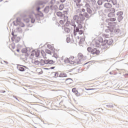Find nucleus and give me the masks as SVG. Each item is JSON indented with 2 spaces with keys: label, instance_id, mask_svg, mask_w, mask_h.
<instances>
[{
  "label": "nucleus",
  "instance_id": "nucleus-9",
  "mask_svg": "<svg viewBox=\"0 0 128 128\" xmlns=\"http://www.w3.org/2000/svg\"><path fill=\"white\" fill-rule=\"evenodd\" d=\"M74 2H75L76 6H82V5L80 4V0H74Z\"/></svg>",
  "mask_w": 128,
  "mask_h": 128
},
{
  "label": "nucleus",
  "instance_id": "nucleus-14",
  "mask_svg": "<svg viewBox=\"0 0 128 128\" xmlns=\"http://www.w3.org/2000/svg\"><path fill=\"white\" fill-rule=\"evenodd\" d=\"M18 70H20V72H24V68L20 65H18Z\"/></svg>",
  "mask_w": 128,
  "mask_h": 128
},
{
  "label": "nucleus",
  "instance_id": "nucleus-10",
  "mask_svg": "<svg viewBox=\"0 0 128 128\" xmlns=\"http://www.w3.org/2000/svg\"><path fill=\"white\" fill-rule=\"evenodd\" d=\"M112 42H114V40L112 38H110L108 40H107V44L108 46H110V44H112Z\"/></svg>",
  "mask_w": 128,
  "mask_h": 128
},
{
  "label": "nucleus",
  "instance_id": "nucleus-36",
  "mask_svg": "<svg viewBox=\"0 0 128 128\" xmlns=\"http://www.w3.org/2000/svg\"><path fill=\"white\" fill-rule=\"evenodd\" d=\"M34 64H36V66H38V64H40V61L38 60H36L34 62Z\"/></svg>",
  "mask_w": 128,
  "mask_h": 128
},
{
  "label": "nucleus",
  "instance_id": "nucleus-35",
  "mask_svg": "<svg viewBox=\"0 0 128 128\" xmlns=\"http://www.w3.org/2000/svg\"><path fill=\"white\" fill-rule=\"evenodd\" d=\"M41 54H42V56H46V52H44V51L42 50Z\"/></svg>",
  "mask_w": 128,
  "mask_h": 128
},
{
  "label": "nucleus",
  "instance_id": "nucleus-1",
  "mask_svg": "<svg viewBox=\"0 0 128 128\" xmlns=\"http://www.w3.org/2000/svg\"><path fill=\"white\" fill-rule=\"evenodd\" d=\"M84 60V54L79 53L76 57L70 56L69 58H66L64 62L66 64H80Z\"/></svg>",
  "mask_w": 128,
  "mask_h": 128
},
{
  "label": "nucleus",
  "instance_id": "nucleus-27",
  "mask_svg": "<svg viewBox=\"0 0 128 128\" xmlns=\"http://www.w3.org/2000/svg\"><path fill=\"white\" fill-rule=\"evenodd\" d=\"M73 18L74 20H78V16L77 15H75L74 16Z\"/></svg>",
  "mask_w": 128,
  "mask_h": 128
},
{
  "label": "nucleus",
  "instance_id": "nucleus-18",
  "mask_svg": "<svg viewBox=\"0 0 128 128\" xmlns=\"http://www.w3.org/2000/svg\"><path fill=\"white\" fill-rule=\"evenodd\" d=\"M30 18H31V22H32V24H34V22L36 21V20L34 19V16H32L30 15Z\"/></svg>",
  "mask_w": 128,
  "mask_h": 128
},
{
  "label": "nucleus",
  "instance_id": "nucleus-7",
  "mask_svg": "<svg viewBox=\"0 0 128 128\" xmlns=\"http://www.w3.org/2000/svg\"><path fill=\"white\" fill-rule=\"evenodd\" d=\"M106 44H108V40H104L102 42V46H104V48H108V46H106Z\"/></svg>",
  "mask_w": 128,
  "mask_h": 128
},
{
  "label": "nucleus",
  "instance_id": "nucleus-31",
  "mask_svg": "<svg viewBox=\"0 0 128 128\" xmlns=\"http://www.w3.org/2000/svg\"><path fill=\"white\" fill-rule=\"evenodd\" d=\"M98 40L100 42H102V40H103V39H102V37H99L98 38Z\"/></svg>",
  "mask_w": 128,
  "mask_h": 128
},
{
  "label": "nucleus",
  "instance_id": "nucleus-41",
  "mask_svg": "<svg viewBox=\"0 0 128 128\" xmlns=\"http://www.w3.org/2000/svg\"><path fill=\"white\" fill-rule=\"evenodd\" d=\"M48 64V60H44V64Z\"/></svg>",
  "mask_w": 128,
  "mask_h": 128
},
{
  "label": "nucleus",
  "instance_id": "nucleus-4",
  "mask_svg": "<svg viewBox=\"0 0 128 128\" xmlns=\"http://www.w3.org/2000/svg\"><path fill=\"white\" fill-rule=\"evenodd\" d=\"M64 14H62V13L60 12H56V16H60V17H62V16H64V14H68V12L67 11H64Z\"/></svg>",
  "mask_w": 128,
  "mask_h": 128
},
{
  "label": "nucleus",
  "instance_id": "nucleus-2",
  "mask_svg": "<svg viewBox=\"0 0 128 128\" xmlns=\"http://www.w3.org/2000/svg\"><path fill=\"white\" fill-rule=\"evenodd\" d=\"M88 52H90L93 56H99L100 54V51L98 50L96 48H92V47H88L87 48Z\"/></svg>",
  "mask_w": 128,
  "mask_h": 128
},
{
  "label": "nucleus",
  "instance_id": "nucleus-12",
  "mask_svg": "<svg viewBox=\"0 0 128 128\" xmlns=\"http://www.w3.org/2000/svg\"><path fill=\"white\" fill-rule=\"evenodd\" d=\"M80 28L79 29L78 28V32L80 34H84V30H82V26L80 24Z\"/></svg>",
  "mask_w": 128,
  "mask_h": 128
},
{
  "label": "nucleus",
  "instance_id": "nucleus-39",
  "mask_svg": "<svg viewBox=\"0 0 128 128\" xmlns=\"http://www.w3.org/2000/svg\"><path fill=\"white\" fill-rule=\"evenodd\" d=\"M84 39H80L79 42L80 44H82L84 42Z\"/></svg>",
  "mask_w": 128,
  "mask_h": 128
},
{
  "label": "nucleus",
  "instance_id": "nucleus-3",
  "mask_svg": "<svg viewBox=\"0 0 128 128\" xmlns=\"http://www.w3.org/2000/svg\"><path fill=\"white\" fill-rule=\"evenodd\" d=\"M16 22L20 26H21V28H24V24L22 22V19L20 18H18L16 20Z\"/></svg>",
  "mask_w": 128,
  "mask_h": 128
},
{
  "label": "nucleus",
  "instance_id": "nucleus-25",
  "mask_svg": "<svg viewBox=\"0 0 128 128\" xmlns=\"http://www.w3.org/2000/svg\"><path fill=\"white\" fill-rule=\"evenodd\" d=\"M46 52L48 54H52V52H50V50L48 49H46Z\"/></svg>",
  "mask_w": 128,
  "mask_h": 128
},
{
  "label": "nucleus",
  "instance_id": "nucleus-21",
  "mask_svg": "<svg viewBox=\"0 0 128 128\" xmlns=\"http://www.w3.org/2000/svg\"><path fill=\"white\" fill-rule=\"evenodd\" d=\"M108 18H112V16H114V14L112 12H110L108 14Z\"/></svg>",
  "mask_w": 128,
  "mask_h": 128
},
{
  "label": "nucleus",
  "instance_id": "nucleus-49",
  "mask_svg": "<svg viewBox=\"0 0 128 128\" xmlns=\"http://www.w3.org/2000/svg\"><path fill=\"white\" fill-rule=\"evenodd\" d=\"M124 76H128V74H124Z\"/></svg>",
  "mask_w": 128,
  "mask_h": 128
},
{
  "label": "nucleus",
  "instance_id": "nucleus-11",
  "mask_svg": "<svg viewBox=\"0 0 128 128\" xmlns=\"http://www.w3.org/2000/svg\"><path fill=\"white\" fill-rule=\"evenodd\" d=\"M104 8H112V4L110 3H105L104 4Z\"/></svg>",
  "mask_w": 128,
  "mask_h": 128
},
{
  "label": "nucleus",
  "instance_id": "nucleus-46",
  "mask_svg": "<svg viewBox=\"0 0 128 128\" xmlns=\"http://www.w3.org/2000/svg\"><path fill=\"white\" fill-rule=\"evenodd\" d=\"M16 52H20V50L19 49H17L16 50Z\"/></svg>",
  "mask_w": 128,
  "mask_h": 128
},
{
  "label": "nucleus",
  "instance_id": "nucleus-40",
  "mask_svg": "<svg viewBox=\"0 0 128 128\" xmlns=\"http://www.w3.org/2000/svg\"><path fill=\"white\" fill-rule=\"evenodd\" d=\"M66 42H70V38H67Z\"/></svg>",
  "mask_w": 128,
  "mask_h": 128
},
{
  "label": "nucleus",
  "instance_id": "nucleus-26",
  "mask_svg": "<svg viewBox=\"0 0 128 128\" xmlns=\"http://www.w3.org/2000/svg\"><path fill=\"white\" fill-rule=\"evenodd\" d=\"M98 4L99 6H102V0H98Z\"/></svg>",
  "mask_w": 128,
  "mask_h": 128
},
{
  "label": "nucleus",
  "instance_id": "nucleus-22",
  "mask_svg": "<svg viewBox=\"0 0 128 128\" xmlns=\"http://www.w3.org/2000/svg\"><path fill=\"white\" fill-rule=\"evenodd\" d=\"M64 4H61L60 6H59V10H64Z\"/></svg>",
  "mask_w": 128,
  "mask_h": 128
},
{
  "label": "nucleus",
  "instance_id": "nucleus-44",
  "mask_svg": "<svg viewBox=\"0 0 128 128\" xmlns=\"http://www.w3.org/2000/svg\"><path fill=\"white\" fill-rule=\"evenodd\" d=\"M12 36H14V31L12 32Z\"/></svg>",
  "mask_w": 128,
  "mask_h": 128
},
{
  "label": "nucleus",
  "instance_id": "nucleus-50",
  "mask_svg": "<svg viewBox=\"0 0 128 128\" xmlns=\"http://www.w3.org/2000/svg\"><path fill=\"white\" fill-rule=\"evenodd\" d=\"M40 4H40H40H38L39 6H40Z\"/></svg>",
  "mask_w": 128,
  "mask_h": 128
},
{
  "label": "nucleus",
  "instance_id": "nucleus-48",
  "mask_svg": "<svg viewBox=\"0 0 128 128\" xmlns=\"http://www.w3.org/2000/svg\"><path fill=\"white\" fill-rule=\"evenodd\" d=\"M86 90H93V89H92V88L91 89H86Z\"/></svg>",
  "mask_w": 128,
  "mask_h": 128
},
{
  "label": "nucleus",
  "instance_id": "nucleus-32",
  "mask_svg": "<svg viewBox=\"0 0 128 128\" xmlns=\"http://www.w3.org/2000/svg\"><path fill=\"white\" fill-rule=\"evenodd\" d=\"M40 65L41 66H44V60H40Z\"/></svg>",
  "mask_w": 128,
  "mask_h": 128
},
{
  "label": "nucleus",
  "instance_id": "nucleus-33",
  "mask_svg": "<svg viewBox=\"0 0 128 128\" xmlns=\"http://www.w3.org/2000/svg\"><path fill=\"white\" fill-rule=\"evenodd\" d=\"M112 2L114 6H116V0H112Z\"/></svg>",
  "mask_w": 128,
  "mask_h": 128
},
{
  "label": "nucleus",
  "instance_id": "nucleus-6",
  "mask_svg": "<svg viewBox=\"0 0 128 128\" xmlns=\"http://www.w3.org/2000/svg\"><path fill=\"white\" fill-rule=\"evenodd\" d=\"M86 6H87L86 8V12H88V14H92V9H90V4H86Z\"/></svg>",
  "mask_w": 128,
  "mask_h": 128
},
{
  "label": "nucleus",
  "instance_id": "nucleus-17",
  "mask_svg": "<svg viewBox=\"0 0 128 128\" xmlns=\"http://www.w3.org/2000/svg\"><path fill=\"white\" fill-rule=\"evenodd\" d=\"M22 20L25 22H30V20L28 18H26V17H23Z\"/></svg>",
  "mask_w": 128,
  "mask_h": 128
},
{
  "label": "nucleus",
  "instance_id": "nucleus-13",
  "mask_svg": "<svg viewBox=\"0 0 128 128\" xmlns=\"http://www.w3.org/2000/svg\"><path fill=\"white\" fill-rule=\"evenodd\" d=\"M66 82L67 84H70L72 82V79L68 78L66 80Z\"/></svg>",
  "mask_w": 128,
  "mask_h": 128
},
{
  "label": "nucleus",
  "instance_id": "nucleus-43",
  "mask_svg": "<svg viewBox=\"0 0 128 128\" xmlns=\"http://www.w3.org/2000/svg\"><path fill=\"white\" fill-rule=\"evenodd\" d=\"M60 2H66V0H60Z\"/></svg>",
  "mask_w": 128,
  "mask_h": 128
},
{
  "label": "nucleus",
  "instance_id": "nucleus-8",
  "mask_svg": "<svg viewBox=\"0 0 128 128\" xmlns=\"http://www.w3.org/2000/svg\"><path fill=\"white\" fill-rule=\"evenodd\" d=\"M32 56H36V58L40 56V51H36V50H33L32 51V53L31 54Z\"/></svg>",
  "mask_w": 128,
  "mask_h": 128
},
{
  "label": "nucleus",
  "instance_id": "nucleus-38",
  "mask_svg": "<svg viewBox=\"0 0 128 128\" xmlns=\"http://www.w3.org/2000/svg\"><path fill=\"white\" fill-rule=\"evenodd\" d=\"M84 16H86V18H88V14L86 12H84Z\"/></svg>",
  "mask_w": 128,
  "mask_h": 128
},
{
  "label": "nucleus",
  "instance_id": "nucleus-37",
  "mask_svg": "<svg viewBox=\"0 0 128 128\" xmlns=\"http://www.w3.org/2000/svg\"><path fill=\"white\" fill-rule=\"evenodd\" d=\"M60 24H64V20H60Z\"/></svg>",
  "mask_w": 128,
  "mask_h": 128
},
{
  "label": "nucleus",
  "instance_id": "nucleus-15",
  "mask_svg": "<svg viewBox=\"0 0 128 128\" xmlns=\"http://www.w3.org/2000/svg\"><path fill=\"white\" fill-rule=\"evenodd\" d=\"M60 78H66V76H67V75H66V74L62 72L60 74Z\"/></svg>",
  "mask_w": 128,
  "mask_h": 128
},
{
  "label": "nucleus",
  "instance_id": "nucleus-28",
  "mask_svg": "<svg viewBox=\"0 0 128 128\" xmlns=\"http://www.w3.org/2000/svg\"><path fill=\"white\" fill-rule=\"evenodd\" d=\"M116 18H110L108 19V20H110V22H116Z\"/></svg>",
  "mask_w": 128,
  "mask_h": 128
},
{
  "label": "nucleus",
  "instance_id": "nucleus-19",
  "mask_svg": "<svg viewBox=\"0 0 128 128\" xmlns=\"http://www.w3.org/2000/svg\"><path fill=\"white\" fill-rule=\"evenodd\" d=\"M44 10L45 12H50V6H46Z\"/></svg>",
  "mask_w": 128,
  "mask_h": 128
},
{
  "label": "nucleus",
  "instance_id": "nucleus-23",
  "mask_svg": "<svg viewBox=\"0 0 128 128\" xmlns=\"http://www.w3.org/2000/svg\"><path fill=\"white\" fill-rule=\"evenodd\" d=\"M64 31L66 32H70V30L68 28H64Z\"/></svg>",
  "mask_w": 128,
  "mask_h": 128
},
{
  "label": "nucleus",
  "instance_id": "nucleus-47",
  "mask_svg": "<svg viewBox=\"0 0 128 128\" xmlns=\"http://www.w3.org/2000/svg\"><path fill=\"white\" fill-rule=\"evenodd\" d=\"M40 10V8H37V10L38 12V10Z\"/></svg>",
  "mask_w": 128,
  "mask_h": 128
},
{
  "label": "nucleus",
  "instance_id": "nucleus-16",
  "mask_svg": "<svg viewBox=\"0 0 128 128\" xmlns=\"http://www.w3.org/2000/svg\"><path fill=\"white\" fill-rule=\"evenodd\" d=\"M78 32V27H76V30H74V36H76V32Z\"/></svg>",
  "mask_w": 128,
  "mask_h": 128
},
{
  "label": "nucleus",
  "instance_id": "nucleus-20",
  "mask_svg": "<svg viewBox=\"0 0 128 128\" xmlns=\"http://www.w3.org/2000/svg\"><path fill=\"white\" fill-rule=\"evenodd\" d=\"M122 14H123L122 12H118L116 14V15L118 16H122Z\"/></svg>",
  "mask_w": 128,
  "mask_h": 128
},
{
  "label": "nucleus",
  "instance_id": "nucleus-45",
  "mask_svg": "<svg viewBox=\"0 0 128 128\" xmlns=\"http://www.w3.org/2000/svg\"><path fill=\"white\" fill-rule=\"evenodd\" d=\"M110 0H106V2H110Z\"/></svg>",
  "mask_w": 128,
  "mask_h": 128
},
{
  "label": "nucleus",
  "instance_id": "nucleus-51",
  "mask_svg": "<svg viewBox=\"0 0 128 128\" xmlns=\"http://www.w3.org/2000/svg\"><path fill=\"white\" fill-rule=\"evenodd\" d=\"M45 70H48V68H45Z\"/></svg>",
  "mask_w": 128,
  "mask_h": 128
},
{
  "label": "nucleus",
  "instance_id": "nucleus-42",
  "mask_svg": "<svg viewBox=\"0 0 128 128\" xmlns=\"http://www.w3.org/2000/svg\"><path fill=\"white\" fill-rule=\"evenodd\" d=\"M82 12H86V9H84V8H82Z\"/></svg>",
  "mask_w": 128,
  "mask_h": 128
},
{
  "label": "nucleus",
  "instance_id": "nucleus-34",
  "mask_svg": "<svg viewBox=\"0 0 128 128\" xmlns=\"http://www.w3.org/2000/svg\"><path fill=\"white\" fill-rule=\"evenodd\" d=\"M123 18L122 16H118V22H120L122 20Z\"/></svg>",
  "mask_w": 128,
  "mask_h": 128
},
{
  "label": "nucleus",
  "instance_id": "nucleus-5",
  "mask_svg": "<svg viewBox=\"0 0 128 128\" xmlns=\"http://www.w3.org/2000/svg\"><path fill=\"white\" fill-rule=\"evenodd\" d=\"M72 92L76 95V96H80V93L78 92V91L76 90V88H73L72 89Z\"/></svg>",
  "mask_w": 128,
  "mask_h": 128
},
{
  "label": "nucleus",
  "instance_id": "nucleus-30",
  "mask_svg": "<svg viewBox=\"0 0 128 128\" xmlns=\"http://www.w3.org/2000/svg\"><path fill=\"white\" fill-rule=\"evenodd\" d=\"M54 61L52 60H48V64H54Z\"/></svg>",
  "mask_w": 128,
  "mask_h": 128
},
{
  "label": "nucleus",
  "instance_id": "nucleus-24",
  "mask_svg": "<svg viewBox=\"0 0 128 128\" xmlns=\"http://www.w3.org/2000/svg\"><path fill=\"white\" fill-rule=\"evenodd\" d=\"M110 12H112V14H114V12H116V10L114 8H112L110 10Z\"/></svg>",
  "mask_w": 128,
  "mask_h": 128
},
{
  "label": "nucleus",
  "instance_id": "nucleus-29",
  "mask_svg": "<svg viewBox=\"0 0 128 128\" xmlns=\"http://www.w3.org/2000/svg\"><path fill=\"white\" fill-rule=\"evenodd\" d=\"M53 56L54 58H59L58 55V54H56V53H54V55H53Z\"/></svg>",
  "mask_w": 128,
  "mask_h": 128
}]
</instances>
